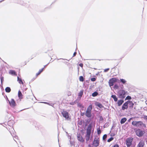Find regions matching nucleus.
Masks as SVG:
<instances>
[{
  "label": "nucleus",
  "mask_w": 147,
  "mask_h": 147,
  "mask_svg": "<svg viewBox=\"0 0 147 147\" xmlns=\"http://www.w3.org/2000/svg\"><path fill=\"white\" fill-rule=\"evenodd\" d=\"M0 79L1 80V83H2L3 81L4 80L3 77L1 76L0 77Z\"/></svg>",
  "instance_id": "nucleus-33"
},
{
  "label": "nucleus",
  "mask_w": 147,
  "mask_h": 147,
  "mask_svg": "<svg viewBox=\"0 0 147 147\" xmlns=\"http://www.w3.org/2000/svg\"><path fill=\"white\" fill-rule=\"evenodd\" d=\"M79 65L80 66L82 67L83 66V64L82 63H81L79 64Z\"/></svg>",
  "instance_id": "nucleus-37"
},
{
  "label": "nucleus",
  "mask_w": 147,
  "mask_h": 147,
  "mask_svg": "<svg viewBox=\"0 0 147 147\" xmlns=\"http://www.w3.org/2000/svg\"><path fill=\"white\" fill-rule=\"evenodd\" d=\"M146 101H147V100Z\"/></svg>",
  "instance_id": "nucleus-44"
},
{
  "label": "nucleus",
  "mask_w": 147,
  "mask_h": 147,
  "mask_svg": "<svg viewBox=\"0 0 147 147\" xmlns=\"http://www.w3.org/2000/svg\"><path fill=\"white\" fill-rule=\"evenodd\" d=\"M10 105L12 107H14L16 105V103L13 99H12L10 101H9Z\"/></svg>",
  "instance_id": "nucleus-11"
},
{
  "label": "nucleus",
  "mask_w": 147,
  "mask_h": 147,
  "mask_svg": "<svg viewBox=\"0 0 147 147\" xmlns=\"http://www.w3.org/2000/svg\"><path fill=\"white\" fill-rule=\"evenodd\" d=\"M131 124L134 126L140 128L141 127H144V128H146V125L141 121H132Z\"/></svg>",
  "instance_id": "nucleus-1"
},
{
  "label": "nucleus",
  "mask_w": 147,
  "mask_h": 147,
  "mask_svg": "<svg viewBox=\"0 0 147 147\" xmlns=\"http://www.w3.org/2000/svg\"><path fill=\"white\" fill-rule=\"evenodd\" d=\"M124 102V101L123 100H119L117 102L118 105L119 106H120L122 105Z\"/></svg>",
  "instance_id": "nucleus-21"
},
{
  "label": "nucleus",
  "mask_w": 147,
  "mask_h": 147,
  "mask_svg": "<svg viewBox=\"0 0 147 147\" xmlns=\"http://www.w3.org/2000/svg\"><path fill=\"white\" fill-rule=\"evenodd\" d=\"M128 104H129V107L133 108L134 105V104L131 101H127Z\"/></svg>",
  "instance_id": "nucleus-19"
},
{
  "label": "nucleus",
  "mask_w": 147,
  "mask_h": 147,
  "mask_svg": "<svg viewBox=\"0 0 147 147\" xmlns=\"http://www.w3.org/2000/svg\"><path fill=\"white\" fill-rule=\"evenodd\" d=\"M135 132L136 135L139 137L142 136L145 133L144 131L140 129H138Z\"/></svg>",
  "instance_id": "nucleus-5"
},
{
  "label": "nucleus",
  "mask_w": 147,
  "mask_h": 147,
  "mask_svg": "<svg viewBox=\"0 0 147 147\" xmlns=\"http://www.w3.org/2000/svg\"><path fill=\"white\" fill-rule=\"evenodd\" d=\"M120 81L121 82H122L123 84H125L126 82V81L123 79H120Z\"/></svg>",
  "instance_id": "nucleus-26"
},
{
  "label": "nucleus",
  "mask_w": 147,
  "mask_h": 147,
  "mask_svg": "<svg viewBox=\"0 0 147 147\" xmlns=\"http://www.w3.org/2000/svg\"><path fill=\"white\" fill-rule=\"evenodd\" d=\"M114 88L117 89L118 88V86L116 84L114 85Z\"/></svg>",
  "instance_id": "nucleus-36"
},
{
  "label": "nucleus",
  "mask_w": 147,
  "mask_h": 147,
  "mask_svg": "<svg viewBox=\"0 0 147 147\" xmlns=\"http://www.w3.org/2000/svg\"><path fill=\"white\" fill-rule=\"evenodd\" d=\"M92 125L91 124H89L88 127L86 130V140L87 141L89 140L90 135L91 132Z\"/></svg>",
  "instance_id": "nucleus-2"
},
{
  "label": "nucleus",
  "mask_w": 147,
  "mask_h": 147,
  "mask_svg": "<svg viewBox=\"0 0 147 147\" xmlns=\"http://www.w3.org/2000/svg\"><path fill=\"white\" fill-rule=\"evenodd\" d=\"M109 69H110L109 68L105 69L104 70V72H107L109 70Z\"/></svg>",
  "instance_id": "nucleus-34"
},
{
  "label": "nucleus",
  "mask_w": 147,
  "mask_h": 147,
  "mask_svg": "<svg viewBox=\"0 0 147 147\" xmlns=\"http://www.w3.org/2000/svg\"><path fill=\"white\" fill-rule=\"evenodd\" d=\"M97 133L99 135L101 133V131L100 128H98L97 129Z\"/></svg>",
  "instance_id": "nucleus-29"
},
{
  "label": "nucleus",
  "mask_w": 147,
  "mask_h": 147,
  "mask_svg": "<svg viewBox=\"0 0 147 147\" xmlns=\"http://www.w3.org/2000/svg\"><path fill=\"white\" fill-rule=\"evenodd\" d=\"M99 138L97 136H95L93 142V145L94 147H97L99 145Z\"/></svg>",
  "instance_id": "nucleus-4"
},
{
  "label": "nucleus",
  "mask_w": 147,
  "mask_h": 147,
  "mask_svg": "<svg viewBox=\"0 0 147 147\" xmlns=\"http://www.w3.org/2000/svg\"><path fill=\"white\" fill-rule=\"evenodd\" d=\"M78 107H79L80 108H84V106L82 104H80V103H78Z\"/></svg>",
  "instance_id": "nucleus-28"
},
{
  "label": "nucleus",
  "mask_w": 147,
  "mask_h": 147,
  "mask_svg": "<svg viewBox=\"0 0 147 147\" xmlns=\"http://www.w3.org/2000/svg\"><path fill=\"white\" fill-rule=\"evenodd\" d=\"M26 63H25V65H26Z\"/></svg>",
  "instance_id": "nucleus-43"
},
{
  "label": "nucleus",
  "mask_w": 147,
  "mask_h": 147,
  "mask_svg": "<svg viewBox=\"0 0 147 147\" xmlns=\"http://www.w3.org/2000/svg\"><path fill=\"white\" fill-rule=\"evenodd\" d=\"M91 80L92 81H95L96 80V78H93L91 79Z\"/></svg>",
  "instance_id": "nucleus-35"
},
{
  "label": "nucleus",
  "mask_w": 147,
  "mask_h": 147,
  "mask_svg": "<svg viewBox=\"0 0 147 147\" xmlns=\"http://www.w3.org/2000/svg\"><path fill=\"white\" fill-rule=\"evenodd\" d=\"M133 138L130 137L127 138L126 140V144L127 147H130L132 145Z\"/></svg>",
  "instance_id": "nucleus-6"
},
{
  "label": "nucleus",
  "mask_w": 147,
  "mask_h": 147,
  "mask_svg": "<svg viewBox=\"0 0 147 147\" xmlns=\"http://www.w3.org/2000/svg\"><path fill=\"white\" fill-rule=\"evenodd\" d=\"M128 104L127 101L125 102L123 105L122 107V109L124 110L126 109H127L128 108Z\"/></svg>",
  "instance_id": "nucleus-12"
},
{
  "label": "nucleus",
  "mask_w": 147,
  "mask_h": 147,
  "mask_svg": "<svg viewBox=\"0 0 147 147\" xmlns=\"http://www.w3.org/2000/svg\"><path fill=\"white\" fill-rule=\"evenodd\" d=\"M144 145V142L142 140H141L139 142L137 146V147H143Z\"/></svg>",
  "instance_id": "nucleus-13"
},
{
  "label": "nucleus",
  "mask_w": 147,
  "mask_h": 147,
  "mask_svg": "<svg viewBox=\"0 0 147 147\" xmlns=\"http://www.w3.org/2000/svg\"><path fill=\"white\" fill-rule=\"evenodd\" d=\"M83 90H80V92L79 93L78 96V98H81L82 96L83 95Z\"/></svg>",
  "instance_id": "nucleus-20"
},
{
  "label": "nucleus",
  "mask_w": 147,
  "mask_h": 147,
  "mask_svg": "<svg viewBox=\"0 0 147 147\" xmlns=\"http://www.w3.org/2000/svg\"><path fill=\"white\" fill-rule=\"evenodd\" d=\"M80 81L81 82H83L84 81V79L82 76H80L79 77Z\"/></svg>",
  "instance_id": "nucleus-27"
},
{
  "label": "nucleus",
  "mask_w": 147,
  "mask_h": 147,
  "mask_svg": "<svg viewBox=\"0 0 147 147\" xmlns=\"http://www.w3.org/2000/svg\"><path fill=\"white\" fill-rule=\"evenodd\" d=\"M77 54V53L76 52H75L73 54V57H74Z\"/></svg>",
  "instance_id": "nucleus-38"
},
{
  "label": "nucleus",
  "mask_w": 147,
  "mask_h": 147,
  "mask_svg": "<svg viewBox=\"0 0 147 147\" xmlns=\"http://www.w3.org/2000/svg\"><path fill=\"white\" fill-rule=\"evenodd\" d=\"M98 94V93L97 92H93L92 94V95L93 97H95Z\"/></svg>",
  "instance_id": "nucleus-25"
},
{
  "label": "nucleus",
  "mask_w": 147,
  "mask_h": 147,
  "mask_svg": "<svg viewBox=\"0 0 147 147\" xmlns=\"http://www.w3.org/2000/svg\"><path fill=\"white\" fill-rule=\"evenodd\" d=\"M18 96L20 99H22L23 98V95H22V93L21 92L20 90H19L18 91Z\"/></svg>",
  "instance_id": "nucleus-17"
},
{
  "label": "nucleus",
  "mask_w": 147,
  "mask_h": 147,
  "mask_svg": "<svg viewBox=\"0 0 147 147\" xmlns=\"http://www.w3.org/2000/svg\"><path fill=\"white\" fill-rule=\"evenodd\" d=\"M131 99V97L130 96H127L125 98V100H130Z\"/></svg>",
  "instance_id": "nucleus-31"
},
{
  "label": "nucleus",
  "mask_w": 147,
  "mask_h": 147,
  "mask_svg": "<svg viewBox=\"0 0 147 147\" xmlns=\"http://www.w3.org/2000/svg\"><path fill=\"white\" fill-rule=\"evenodd\" d=\"M95 105L96 106L98 107L100 109H102L104 107L101 104L98 102H96L95 103Z\"/></svg>",
  "instance_id": "nucleus-14"
},
{
  "label": "nucleus",
  "mask_w": 147,
  "mask_h": 147,
  "mask_svg": "<svg viewBox=\"0 0 147 147\" xmlns=\"http://www.w3.org/2000/svg\"><path fill=\"white\" fill-rule=\"evenodd\" d=\"M77 139L80 142L83 143L84 142V140L82 138L80 134H78Z\"/></svg>",
  "instance_id": "nucleus-10"
},
{
  "label": "nucleus",
  "mask_w": 147,
  "mask_h": 147,
  "mask_svg": "<svg viewBox=\"0 0 147 147\" xmlns=\"http://www.w3.org/2000/svg\"><path fill=\"white\" fill-rule=\"evenodd\" d=\"M9 73L12 75H14V76H17V74H16V73L13 70H10Z\"/></svg>",
  "instance_id": "nucleus-18"
},
{
  "label": "nucleus",
  "mask_w": 147,
  "mask_h": 147,
  "mask_svg": "<svg viewBox=\"0 0 147 147\" xmlns=\"http://www.w3.org/2000/svg\"><path fill=\"white\" fill-rule=\"evenodd\" d=\"M107 135L106 134L104 135L102 137L103 140H105L107 138Z\"/></svg>",
  "instance_id": "nucleus-32"
},
{
  "label": "nucleus",
  "mask_w": 147,
  "mask_h": 147,
  "mask_svg": "<svg viewBox=\"0 0 147 147\" xmlns=\"http://www.w3.org/2000/svg\"><path fill=\"white\" fill-rule=\"evenodd\" d=\"M113 147H119V145L117 144L114 145Z\"/></svg>",
  "instance_id": "nucleus-39"
},
{
  "label": "nucleus",
  "mask_w": 147,
  "mask_h": 147,
  "mask_svg": "<svg viewBox=\"0 0 147 147\" xmlns=\"http://www.w3.org/2000/svg\"><path fill=\"white\" fill-rule=\"evenodd\" d=\"M61 114L63 117L66 119H70L69 116V114L67 111L63 110L61 112Z\"/></svg>",
  "instance_id": "nucleus-7"
},
{
  "label": "nucleus",
  "mask_w": 147,
  "mask_h": 147,
  "mask_svg": "<svg viewBox=\"0 0 147 147\" xmlns=\"http://www.w3.org/2000/svg\"><path fill=\"white\" fill-rule=\"evenodd\" d=\"M127 119L125 117H124L121 119L120 123L121 124H123L125 123Z\"/></svg>",
  "instance_id": "nucleus-22"
},
{
  "label": "nucleus",
  "mask_w": 147,
  "mask_h": 147,
  "mask_svg": "<svg viewBox=\"0 0 147 147\" xmlns=\"http://www.w3.org/2000/svg\"><path fill=\"white\" fill-rule=\"evenodd\" d=\"M92 108V104L90 105L88 107L85 113V115L88 118L91 117V111Z\"/></svg>",
  "instance_id": "nucleus-3"
},
{
  "label": "nucleus",
  "mask_w": 147,
  "mask_h": 147,
  "mask_svg": "<svg viewBox=\"0 0 147 147\" xmlns=\"http://www.w3.org/2000/svg\"><path fill=\"white\" fill-rule=\"evenodd\" d=\"M17 81L20 84H22V85H24V83L23 81L22 80L21 78H20L18 77H17Z\"/></svg>",
  "instance_id": "nucleus-15"
},
{
  "label": "nucleus",
  "mask_w": 147,
  "mask_h": 147,
  "mask_svg": "<svg viewBox=\"0 0 147 147\" xmlns=\"http://www.w3.org/2000/svg\"><path fill=\"white\" fill-rule=\"evenodd\" d=\"M126 92L124 90H121L119 91V97L120 98H123L125 97Z\"/></svg>",
  "instance_id": "nucleus-8"
},
{
  "label": "nucleus",
  "mask_w": 147,
  "mask_h": 147,
  "mask_svg": "<svg viewBox=\"0 0 147 147\" xmlns=\"http://www.w3.org/2000/svg\"><path fill=\"white\" fill-rule=\"evenodd\" d=\"M45 67V66L44 67L39 70L38 72L36 73V76H38L44 70V69Z\"/></svg>",
  "instance_id": "nucleus-16"
},
{
  "label": "nucleus",
  "mask_w": 147,
  "mask_h": 147,
  "mask_svg": "<svg viewBox=\"0 0 147 147\" xmlns=\"http://www.w3.org/2000/svg\"><path fill=\"white\" fill-rule=\"evenodd\" d=\"M89 147H91V146L90 145H89Z\"/></svg>",
  "instance_id": "nucleus-42"
},
{
  "label": "nucleus",
  "mask_w": 147,
  "mask_h": 147,
  "mask_svg": "<svg viewBox=\"0 0 147 147\" xmlns=\"http://www.w3.org/2000/svg\"><path fill=\"white\" fill-rule=\"evenodd\" d=\"M118 80L115 78H112L110 79L109 81V84L110 86H112L114 85L115 82L117 81Z\"/></svg>",
  "instance_id": "nucleus-9"
},
{
  "label": "nucleus",
  "mask_w": 147,
  "mask_h": 147,
  "mask_svg": "<svg viewBox=\"0 0 147 147\" xmlns=\"http://www.w3.org/2000/svg\"><path fill=\"white\" fill-rule=\"evenodd\" d=\"M5 90L6 92L9 93L11 91V89L9 87H7L5 88Z\"/></svg>",
  "instance_id": "nucleus-24"
},
{
  "label": "nucleus",
  "mask_w": 147,
  "mask_h": 147,
  "mask_svg": "<svg viewBox=\"0 0 147 147\" xmlns=\"http://www.w3.org/2000/svg\"><path fill=\"white\" fill-rule=\"evenodd\" d=\"M113 139V137H111L108 140L107 142H110Z\"/></svg>",
  "instance_id": "nucleus-30"
},
{
  "label": "nucleus",
  "mask_w": 147,
  "mask_h": 147,
  "mask_svg": "<svg viewBox=\"0 0 147 147\" xmlns=\"http://www.w3.org/2000/svg\"><path fill=\"white\" fill-rule=\"evenodd\" d=\"M111 97L113 98L115 102H117V101L118 99L115 95H113L111 96Z\"/></svg>",
  "instance_id": "nucleus-23"
},
{
  "label": "nucleus",
  "mask_w": 147,
  "mask_h": 147,
  "mask_svg": "<svg viewBox=\"0 0 147 147\" xmlns=\"http://www.w3.org/2000/svg\"><path fill=\"white\" fill-rule=\"evenodd\" d=\"M144 119L147 120V116H144Z\"/></svg>",
  "instance_id": "nucleus-40"
},
{
  "label": "nucleus",
  "mask_w": 147,
  "mask_h": 147,
  "mask_svg": "<svg viewBox=\"0 0 147 147\" xmlns=\"http://www.w3.org/2000/svg\"><path fill=\"white\" fill-rule=\"evenodd\" d=\"M133 117H131L128 120V122H130L131 121V119H133Z\"/></svg>",
  "instance_id": "nucleus-41"
}]
</instances>
